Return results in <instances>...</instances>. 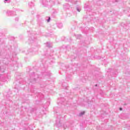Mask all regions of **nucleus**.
<instances>
[{
  "instance_id": "f257e3e1",
  "label": "nucleus",
  "mask_w": 130,
  "mask_h": 130,
  "mask_svg": "<svg viewBox=\"0 0 130 130\" xmlns=\"http://www.w3.org/2000/svg\"><path fill=\"white\" fill-rule=\"evenodd\" d=\"M50 21V17H49V19L47 20V22L48 23Z\"/></svg>"
},
{
  "instance_id": "f03ea898",
  "label": "nucleus",
  "mask_w": 130,
  "mask_h": 130,
  "mask_svg": "<svg viewBox=\"0 0 130 130\" xmlns=\"http://www.w3.org/2000/svg\"><path fill=\"white\" fill-rule=\"evenodd\" d=\"M83 114H85V112H83L81 113V115H83Z\"/></svg>"
},
{
  "instance_id": "7ed1b4c3",
  "label": "nucleus",
  "mask_w": 130,
  "mask_h": 130,
  "mask_svg": "<svg viewBox=\"0 0 130 130\" xmlns=\"http://www.w3.org/2000/svg\"><path fill=\"white\" fill-rule=\"evenodd\" d=\"M120 110H122V108H120Z\"/></svg>"
},
{
  "instance_id": "20e7f679",
  "label": "nucleus",
  "mask_w": 130,
  "mask_h": 130,
  "mask_svg": "<svg viewBox=\"0 0 130 130\" xmlns=\"http://www.w3.org/2000/svg\"><path fill=\"white\" fill-rule=\"evenodd\" d=\"M5 1H8V0H5Z\"/></svg>"
}]
</instances>
